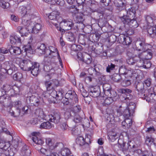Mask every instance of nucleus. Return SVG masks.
<instances>
[{
  "label": "nucleus",
  "mask_w": 156,
  "mask_h": 156,
  "mask_svg": "<svg viewBox=\"0 0 156 156\" xmlns=\"http://www.w3.org/2000/svg\"><path fill=\"white\" fill-rule=\"evenodd\" d=\"M113 10V7L112 5H109L107 7L105 8L104 10L102 11L101 13L103 16H109L110 13L107 11H108L109 12H112Z\"/></svg>",
  "instance_id": "obj_35"
},
{
  "label": "nucleus",
  "mask_w": 156,
  "mask_h": 156,
  "mask_svg": "<svg viewBox=\"0 0 156 156\" xmlns=\"http://www.w3.org/2000/svg\"><path fill=\"white\" fill-rule=\"evenodd\" d=\"M74 20L77 23H82L83 21V15L80 13L75 14L73 16Z\"/></svg>",
  "instance_id": "obj_47"
},
{
  "label": "nucleus",
  "mask_w": 156,
  "mask_h": 156,
  "mask_svg": "<svg viewBox=\"0 0 156 156\" xmlns=\"http://www.w3.org/2000/svg\"><path fill=\"white\" fill-rule=\"evenodd\" d=\"M134 86L137 91L138 97L142 98H145L146 90L144 88V83L136 81L134 84Z\"/></svg>",
  "instance_id": "obj_3"
},
{
  "label": "nucleus",
  "mask_w": 156,
  "mask_h": 156,
  "mask_svg": "<svg viewBox=\"0 0 156 156\" xmlns=\"http://www.w3.org/2000/svg\"><path fill=\"white\" fill-rule=\"evenodd\" d=\"M37 134L35 133H33V136L32 139L35 144L40 145H42L44 143V141L41 138L37 135Z\"/></svg>",
  "instance_id": "obj_28"
},
{
  "label": "nucleus",
  "mask_w": 156,
  "mask_h": 156,
  "mask_svg": "<svg viewBox=\"0 0 156 156\" xmlns=\"http://www.w3.org/2000/svg\"><path fill=\"white\" fill-rule=\"evenodd\" d=\"M103 93L106 96H116V92L112 89L111 85L109 83H105L103 85Z\"/></svg>",
  "instance_id": "obj_9"
},
{
  "label": "nucleus",
  "mask_w": 156,
  "mask_h": 156,
  "mask_svg": "<svg viewBox=\"0 0 156 156\" xmlns=\"http://www.w3.org/2000/svg\"><path fill=\"white\" fill-rule=\"evenodd\" d=\"M30 154L31 151L29 147L25 144L21 150L20 154L22 156H29Z\"/></svg>",
  "instance_id": "obj_30"
},
{
  "label": "nucleus",
  "mask_w": 156,
  "mask_h": 156,
  "mask_svg": "<svg viewBox=\"0 0 156 156\" xmlns=\"http://www.w3.org/2000/svg\"><path fill=\"white\" fill-rule=\"evenodd\" d=\"M26 100L28 103L30 104L31 105L35 106H37L39 103V100L38 98L33 95L28 96Z\"/></svg>",
  "instance_id": "obj_19"
},
{
  "label": "nucleus",
  "mask_w": 156,
  "mask_h": 156,
  "mask_svg": "<svg viewBox=\"0 0 156 156\" xmlns=\"http://www.w3.org/2000/svg\"><path fill=\"white\" fill-rule=\"evenodd\" d=\"M33 63L30 59L25 58L20 62V67L23 70L29 71L31 70Z\"/></svg>",
  "instance_id": "obj_5"
},
{
  "label": "nucleus",
  "mask_w": 156,
  "mask_h": 156,
  "mask_svg": "<svg viewBox=\"0 0 156 156\" xmlns=\"http://www.w3.org/2000/svg\"><path fill=\"white\" fill-rule=\"evenodd\" d=\"M2 88L3 92V94L12 96V94L13 91L12 90V86L9 84H5L3 85Z\"/></svg>",
  "instance_id": "obj_17"
},
{
  "label": "nucleus",
  "mask_w": 156,
  "mask_h": 156,
  "mask_svg": "<svg viewBox=\"0 0 156 156\" xmlns=\"http://www.w3.org/2000/svg\"><path fill=\"white\" fill-rule=\"evenodd\" d=\"M132 41L131 38L123 34H120L118 38V41L124 45H129Z\"/></svg>",
  "instance_id": "obj_10"
},
{
  "label": "nucleus",
  "mask_w": 156,
  "mask_h": 156,
  "mask_svg": "<svg viewBox=\"0 0 156 156\" xmlns=\"http://www.w3.org/2000/svg\"><path fill=\"white\" fill-rule=\"evenodd\" d=\"M92 58L91 56L87 53H84V58L82 62L87 64H89L91 62Z\"/></svg>",
  "instance_id": "obj_44"
},
{
  "label": "nucleus",
  "mask_w": 156,
  "mask_h": 156,
  "mask_svg": "<svg viewBox=\"0 0 156 156\" xmlns=\"http://www.w3.org/2000/svg\"><path fill=\"white\" fill-rule=\"evenodd\" d=\"M119 93L122 94L124 96V100H131L133 98V96L131 94L132 91L131 90L127 88H120L118 90Z\"/></svg>",
  "instance_id": "obj_12"
},
{
  "label": "nucleus",
  "mask_w": 156,
  "mask_h": 156,
  "mask_svg": "<svg viewBox=\"0 0 156 156\" xmlns=\"http://www.w3.org/2000/svg\"><path fill=\"white\" fill-rule=\"evenodd\" d=\"M65 98L62 102L65 105L73 106L78 102V96L74 90H69L66 94Z\"/></svg>",
  "instance_id": "obj_1"
},
{
  "label": "nucleus",
  "mask_w": 156,
  "mask_h": 156,
  "mask_svg": "<svg viewBox=\"0 0 156 156\" xmlns=\"http://www.w3.org/2000/svg\"><path fill=\"white\" fill-rule=\"evenodd\" d=\"M127 14L126 16L129 17L131 19L134 18L136 13V11L135 9L131 8L129 9L127 12Z\"/></svg>",
  "instance_id": "obj_52"
},
{
  "label": "nucleus",
  "mask_w": 156,
  "mask_h": 156,
  "mask_svg": "<svg viewBox=\"0 0 156 156\" xmlns=\"http://www.w3.org/2000/svg\"><path fill=\"white\" fill-rule=\"evenodd\" d=\"M19 11L21 15V16H22L28 13V12L27 11V7L23 6H21L19 7Z\"/></svg>",
  "instance_id": "obj_57"
},
{
  "label": "nucleus",
  "mask_w": 156,
  "mask_h": 156,
  "mask_svg": "<svg viewBox=\"0 0 156 156\" xmlns=\"http://www.w3.org/2000/svg\"><path fill=\"white\" fill-rule=\"evenodd\" d=\"M10 41L12 44H14L16 42L18 43H21V40L20 37H18L17 35L11 36L10 37Z\"/></svg>",
  "instance_id": "obj_39"
},
{
  "label": "nucleus",
  "mask_w": 156,
  "mask_h": 156,
  "mask_svg": "<svg viewBox=\"0 0 156 156\" xmlns=\"http://www.w3.org/2000/svg\"><path fill=\"white\" fill-rule=\"evenodd\" d=\"M53 126L52 124L48 121L41 123L40 125V128L41 129H51Z\"/></svg>",
  "instance_id": "obj_40"
},
{
  "label": "nucleus",
  "mask_w": 156,
  "mask_h": 156,
  "mask_svg": "<svg viewBox=\"0 0 156 156\" xmlns=\"http://www.w3.org/2000/svg\"><path fill=\"white\" fill-rule=\"evenodd\" d=\"M143 51L136 55V57L147 60L151 59L152 58L153 54L151 50L146 48V50Z\"/></svg>",
  "instance_id": "obj_8"
},
{
  "label": "nucleus",
  "mask_w": 156,
  "mask_h": 156,
  "mask_svg": "<svg viewBox=\"0 0 156 156\" xmlns=\"http://www.w3.org/2000/svg\"><path fill=\"white\" fill-rule=\"evenodd\" d=\"M24 52L26 53H29L31 54H32L33 52V50L31 46L30 45H26L23 47Z\"/></svg>",
  "instance_id": "obj_61"
},
{
  "label": "nucleus",
  "mask_w": 156,
  "mask_h": 156,
  "mask_svg": "<svg viewBox=\"0 0 156 156\" xmlns=\"http://www.w3.org/2000/svg\"><path fill=\"white\" fill-rule=\"evenodd\" d=\"M149 44H146L145 41H141L140 38L138 39L135 42V49L138 51H144L146 49V46Z\"/></svg>",
  "instance_id": "obj_13"
},
{
  "label": "nucleus",
  "mask_w": 156,
  "mask_h": 156,
  "mask_svg": "<svg viewBox=\"0 0 156 156\" xmlns=\"http://www.w3.org/2000/svg\"><path fill=\"white\" fill-rule=\"evenodd\" d=\"M112 79L114 82L117 83H120L122 80L121 76L118 74H114L112 76Z\"/></svg>",
  "instance_id": "obj_50"
},
{
  "label": "nucleus",
  "mask_w": 156,
  "mask_h": 156,
  "mask_svg": "<svg viewBox=\"0 0 156 156\" xmlns=\"http://www.w3.org/2000/svg\"><path fill=\"white\" fill-rule=\"evenodd\" d=\"M40 65L39 63L34 62L31 67V73L34 76H37L40 73L41 70L39 69Z\"/></svg>",
  "instance_id": "obj_18"
},
{
  "label": "nucleus",
  "mask_w": 156,
  "mask_h": 156,
  "mask_svg": "<svg viewBox=\"0 0 156 156\" xmlns=\"http://www.w3.org/2000/svg\"><path fill=\"white\" fill-rule=\"evenodd\" d=\"M35 51L39 54H46V55H48L47 48L46 45L44 43H40L38 44Z\"/></svg>",
  "instance_id": "obj_15"
},
{
  "label": "nucleus",
  "mask_w": 156,
  "mask_h": 156,
  "mask_svg": "<svg viewBox=\"0 0 156 156\" xmlns=\"http://www.w3.org/2000/svg\"><path fill=\"white\" fill-rule=\"evenodd\" d=\"M20 87L17 86L15 85L12 86V90H13V93H12V96H13L16 94H18L20 91Z\"/></svg>",
  "instance_id": "obj_58"
},
{
  "label": "nucleus",
  "mask_w": 156,
  "mask_h": 156,
  "mask_svg": "<svg viewBox=\"0 0 156 156\" xmlns=\"http://www.w3.org/2000/svg\"><path fill=\"white\" fill-rule=\"evenodd\" d=\"M147 35L152 38L156 37V27H154V25L152 26H148L147 28Z\"/></svg>",
  "instance_id": "obj_21"
},
{
  "label": "nucleus",
  "mask_w": 156,
  "mask_h": 156,
  "mask_svg": "<svg viewBox=\"0 0 156 156\" xmlns=\"http://www.w3.org/2000/svg\"><path fill=\"white\" fill-rule=\"evenodd\" d=\"M47 49L48 50L47 51L48 55H51L53 53H55V55H57L58 58L59 59L60 62L61 61L62 62L61 59L58 53V50L57 48L53 46H50L48 47V48H47Z\"/></svg>",
  "instance_id": "obj_26"
},
{
  "label": "nucleus",
  "mask_w": 156,
  "mask_h": 156,
  "mask_svg": "<svg viewBox=\"0 0 156 156\" xmlns=\"http://www.w3.org/2000/svg\"><path fill=\"white\" fill-rule=\"evenodd\" d=\"M10 96L4 94L0 97V103L1 104L4 106L8 102Z\"/></svg>",
  "instance_id": "obj_45"
},
{
  "label": "nucleus",
  "mask_w": 156,
  "mask_h": 156,
  "mask_svg": "<svg viewBox=\"0 0 156 156\" xmlns=\"http://www.w3.org/2000/svg\"><path fill=\"white\" fill-rule=\"evenodd\" d=\"M73 121L76 123H82L83 126L84 125L83 119L78 114L75 113L73 118Z\"/></svg>",
  "instance_id": "obj_41"
},
{
  "label": "nucleus",
  "mask_w": 156,
  "mask_h": 156,
  "mask_svg": "<svg viewBox=\"0 0 156 156\" xmlns=\"http://www.w3.org/2000/svg\"><path fill=\"white\" fill-rule=\"evenodd\" d=\"M124 0H115L114 3L115 6L119 8V10H122L123 9L125 6V3L123 2Z\"/></svg>",
  "instance_id": "obj_42"
},
{
  "label": "nucleus",
  "mask_w": 156,
  "mask_h": 156,
  "mask_svg": "<svg viewBox=\"0 0 156 156\" xmlns=\"http://www.w3.org/2000/svg\"><path fill=\"white\" fill-rule=\"evenodd\" d=\"M104 100V101L103 104V105H108L111 104L114 101L113 98L116 96H108Z\"/></svg>",
  "instance_id": "obj_51"
},
{
  "label": "nucleus",
  "mask_w": 156,
  "mask_h": 156,
  "mask_svg": "<svg viewBox=\"0 0 156 156\" xmlns=\"http://www.w3.org/2000/svg\"><path fill=\"white\" fill-rule=\"evenodd\" d=\"M55 66H53L52 65H46L44 66L43 67V70L45 72L47 73H49L50 71L52 70L53 72H52L51 73H48L45 76V77H46L47 76L48 77L49 79H51V76L53 74H54V72L55 71L53 69V68Z\"/></svg>",
  "instance_id": "obj_20"
},
{
  "label": "nucleus",
  "mask_w": 156,
  "mask_h": 156,
  "mask_svg": "<svg viewBox=\"0 0 156 156\" xmlns=\"http://www.w3.org/2000/svg\"><path fill=\"white\" fill-rule=\"evenodd\" d=\"M88 91L89 95L94 98L98 97L101 94L100 89L98 86L90 87H88Z\"/></svg>",
  "instance_id": "obj_11"
},
{
  "label": "nucleus",
  "mask_w": 156,
  "mask_h": 156,
  "mask_svg": "<svg viewBox=\"0 0 156 156\" xmlns=\"http://www.w3.org/2000/svg\"><path fill=\"white\" fill-rule=\"evenodd\" d=\"M129 26L131 27L136 28L138 27L139 26V24L136 19L134 18L131 19Z\"/></svg>",
  "instance_id": "obj_56"
},
{
  "label": "nucleus",
  "mask_w": 156,
  "mask_h": 156,
  "mask_svg": "<svg viewBox=\"0 0 156 156\" xmlns=\"http://www.w3.org/2000/svg\"><path fill=\"white\" fill-rule=\"evenodd\" d=\"M60 25L62 28L65 29L67 30H69L71 29L79 30L78 26L74 25L73 20L71 19H67L63 20L60 23Z\"/></svg>",
  "instance_id": "obj_2"
},
{
  "label": "nucleus",
  "mask_w": 156,
  "mask_h": 156,
  "mask_svg": "<svg viewBox=\"0 0 156 156\" xmlns=\"http://www.w3.org/2000/svg\"><path fill=\"white\" fill-rule=\"evenodd\" d=\"M22 23L24 26L28 27L30 25L31 15L29 12L21 17Z\"/></svg>",
  "instance_id": "obj_22"
},
{
  "label": "nucleus",
  "mask_w": 156,
  "mask_h": 156,
  "mask_svg": "<svg viewBox=\"0 0 156 156\" xmlns=\"http://www.w3.org/2000/svg\"><path fill=\"white\" fill-rule=\"evenodd\" d=\"M6 0H0V6L3 9H7L10 6V4Z\"/></svg>",
  "instance_id": "obj_54"
},
{
  "label": "nucleus",
  "mask_w": 156,
  "mask_h": 156,
  "mask_svg": "<svg viewBox=\"0 0 156 156\" xmlns=\"http://www.w3.org/2000/svg\"><path fill=\"white\" fill-rule=\"evenodd\" d=\"M119 72L120 74L122 75H128V76L130 77L132 76L133 71L131 70H128L125 66H122L119 68Z\"/></svg>",
  "instance_id": "obj_25"
},
{
  "label": "nucleus",
  "mask_w": 156,
  "mask_h": 156,
  "mask_svg": "<svg viewBox=\"0 0 156 156\" xmlns=\"http://www.w3.org/2000/svg\"><path fill=\"white\" fill-rule=\"evenodd\" d=\"M42 26L39 23H37L32 28V32L33 33L37 34L41 30Z\"/></svg>",
  "instance_id": "obj_46"
},
{
  "label": "nucleus",
  "mask_w": 156,
  "mask_h": 156,
  "mask_svg": "<svg viewBox=\"0 0 156 156\" xmlns=\"http://www.w3.org/2000/svg\"><path fill=\"white\" fill-rule=\"evenodd\" d=\"M148 94H145V98H142L143 99H146L147 101L149 99L150 100H153L154 101H156V94L153 92H148Z\"/></svg>",
  "instance_id": "obj_37"
},
{
  "label": "nucleus",
  "mask_w": 156,
  "mask_h": 156,
  "mask_svg": "<svg viewBox=\"0 0 156 156\" xmlns=\"http://www.w3.org/2000/svg\"><path fill=\"white\" fill-rule=\"evenodd\" d=\"M20 140V138L19 137L13 140L12 144L13 145L14 148H16L22 144V142Z\"/></svg>",
  "instance_id": "obj_49"
},
{
  "label": "nucleus",
  "mask_w": 156,
  "mask_h": 156,
  "mask_svg": "<svg viewBox=\"0 0 156 156\" xmlns=\"http://www.w3.org/2000/svg\"><path fill=\"white\" fill-rule=\"evenodd\" d=\"M9 52L11 54H14L15 55H19L22 53V51L20 47L12 45L10 47Z\"/></svg>",
  "instance_id": "obj_31"
},
{
  "label": "nucleus",
  "mask_w": 156,
  "mask_h": 156,
  "mask_svg": "<svg viewBox=\"0 0 156 156\" xmlns=\"http://www.w3.org/2000/svg\"><path fill=\"white\" fill-rule=\"evenodd\" d=\"M44 62L46 65H52L53 66H56V62H55L54 58L50 56H47L44 57Z\"/></svg>",
  "instance_id": "obj_32"
},
{
  "label": "nucleus",
  "mask_w": 156,
  "mask_h": 156,
  "mask_svg": "<svg viewBox=\"0 0 156 156\" xmlns=\"http://www.w3.org/2000/svg\"><path fill=\"white\" fill-rule=\"evenodd\" d=\"M51 117L50 120L51 122H54L55 124H58L60 122L61 118V113L58 110L54 111L51 115Z\"/></svg>",
  "instance_id": "obj_14"
},
{
  "label": "nucleus",
  "mask_w": 156,
  "mask_h": 156,
  "mask_svg": "<svg viewBox=\"0 0 156 156\" xmlns=\"http://www.w3.org/2000/svg\"><path fill=\"white\" fill-rule=\"evenodd\" d=\"M109 137V142L110 143L114 142L115 141H116L118 142V140H117V139L118 138V136H117V135L116 133H115L113 134H112L111 135H110L108 136Z\"/></svg>",
  "instance_id": "obj_60"
},
{
  "label": "nucleus",
  "mask_w": 156,
  "mask_h": 156,
  "mask_svg": "<svg viewBox=\"0 0 156 156\" xmlns=\"http://www.w3.org/2000/svg\"><path fill=\"white\" fill-rule=\"evenodd\" d=\"M17 31L21 34L22 37L27 36L30 33L28 28L21 26L17 27Z\"/></svg>",
  "instance_id": "obj_27"
},
{
  "label": "nucleus",
  "mask_w": 156,
  "mask_h": 156,
  "mask_svg": "<svg viewBox=\"0 0 156 156\" xmlns=\"http://www.w3.org/2000/svg\"><path fill=\"white\" fill-rule=\"evenodd\" d=\"M126 62L130 66H136L137 61L133 58H130L127 59Z\"/></svg>",
  "instance_id": "obj_59"
},
{
  "label": "nucleus",
  "mask_w": 156,
  "mask_h": 156,
  "mask_svg": "<svg viewBox=\"0 0 156 156\" xmlns=\"http://www.w3.org/2000/svg\"><path fill=\"white\" fill-rule=\"evenodd\" d=\"M121 83L122 86L124 87L129 86L131 84V80H129L125 79L121 81Z\"/></svg>",
  "instance_id": "obj_63"
},
{
  "label": "nucleus",
  "mask_w": 156,
  "mask_h": 156,
  "mask_svg": "<svg viewBox=\"0 0 156 156\" xmlns=\"http://www.w3.org/2000/svg\"><path fill=\"white\" fill-rule=\"evenodd\" d=\"M66 36L69 41L75 42L76 39L74 34L73 33L70 31H66Z\"/></svg>",
  "instance_id": "obj_38"
},
{
  "label": "nucleus",
  "mask_w": 156,
  "mask_h": 156,
  "mask_svg": "<svg viewBox=\"0 0 156 156\" xmlns=\"http://www.w3.org/2000/svg\"><path fill=\"white\" fill-rule=\"evenodd\" d=\"M76 142L77 144L80 146H82L83 148L86 149L84 145L85 141H84V138L83 137L81 136L78 137L76 139Z\"/></svg>",
  "instance_id": "obj_43"
},
{
  "label": "nucleus",
  "mask_w": 156,
  "mask_h": 156,
  "mask_svg": "<svg viewBox=\"0 0 156 156\" xmlns=\"http://www.w3.org/2000/svg\"><path fill=\"white\" fill-rule=\"evenodd\" d=\"M136 105L132 103L129 104L123 110V115L125 118H129L134 113Z\"/></svg>",
  "instance_id": "obj_6"
},
{
  "label": "nucleus",
  "mask_w": 156,
  "mask_h": 156,
  "mask_svg": "<svg viewBox=\"0 0 156 156\" xmlns=\"http://www.w3.org/2000/svg\"><path fill=\"white\" fill-rule=\"evenodd\" d=\"M34 113L36 117L40 120L44 119L46 116L43 110L41 108L37 109Z\"/></svg>",
  "instance_id": "obj_29"
},
{
  "label": "nucleus",
  "mask_w": 156,
  "mask_h": 156,
  "mask_svg": "<svg viewBox=\"0 0 156 156\" xmlns=\"http://www.w3.org/2000/svg\"><path fill=\"white\" fill-rule=\"evenodd\" d=\"M88 29L87 27H85L84 28V31L85 34H87V36H86L88 38V41H90L92 42H97L98 41L101 37V34H100L98 32H95L94 34H90V32H91V30L90 29L88 31H87Z\"/></svg>",
  "instance_id": "obj_4"
},
{
  "label": "nucleus",
  "mask_w": 156,
  "mask_h": 156,
  "mask_svg": "<svg viewBox=\"0 0 156 156\" xmlns=\"http://www.w3.org/2000/svg\"><path fill=\"white\" fill-rule=\"evenodd\" d=\"M3 67L5 70V73L9 75L17 70V68L11 61L5 62L3 64Z\"/></svg>",
  "instance_id": "obj_7"
},
{
  "label": "nucleus",
  "mask_w": 156,
  "mask_h": 156,
  "mask_svg": "<svg viewBox=\"0 0 156 156\" xmlns=\"http://www.w3.org/2000/svg\"><path fill=\"white\" fill-rule=\"evenodd\" d=\"M132 119L129 118H125V119L122 123V125L123 128L129 129L132 125Z\"/></svg>",
  "instance_id": "obj_34"
},
{
  "label": "nucleus",
  "mask_w": 156,
  "mask_h": 156,
  "mask_svg": "<svg viewBox=\"0 0 156 156\" xmlns=\"http://www.w3.org/2000/svg\"><path fill=\"white\" fill-rule=\"evenodd\" d=\"M145 21L148 25H154L156 21V17L154 15H150L145 16Z\"/></svg>",
  "instance_id": "obj_24"
},
{
  "label": "nucleus",
  "mask_w": 156,
  "mask_h": 156,
  "mask_svg": "<svg viewBox=\"0 0 156 156\" xmlns=\"http://www.w3.org/2000/svg\"><path fill=\"white\" fill-rule=\"evenodd\" d=\"M145 143L148 145H150L153 143L156 146V140L154 141V138L151 136H147L145 140Z\"/></svg>",
  "instance_id": "obj_53"
},
{
  "label": "nucleus",
  "mask_w": 156,
  "mask_h": 156,
  "mask_svg": "<svg viewBox=\"0 0 156 156\" xmlns=\"http://www.w3.org/2000/svg\"><path fill=\"white\" fill-rule=\"evenodd\" d=\"M57 92V100H61L63 97V94L64 93V90L62 88H60L56 91Z\"/></svg>",
  "instance_id": "obj_55"
},
{
  "label": "nucleus",
  "mask_w": 156,
  "mask_h": 156,
  "mask_svg": "<svg viewBox=\"0 0 156 156\" xmlns=\"http://www.w3.org/2000/svg\"><path fill=\"white\" fill-rule=\"evenodd\" d=\"M86 36H87V34L80 35L78 39L79 43L82 45H85L86 41H88V38Z\"/></svg>",
  "instance_id": "obj_36"
},
{
  "label": "nucleus",
  "mask_w": 156,
  "mask_h": 156,
  "mask_svg": "<svg viewBox=\"0 0 156 156\" xmlns=\"http://www.w3.org/2000/svg\"><path fill=\"white\" fill-rule=\"evenodd\" d=\"M120 19L123 24L129 25L131 19L126 15L119 17Z\"/></svg>",
  "instance_id": "obj_48"
},
{
  "label": "nucleus",
  "mask_w": 156,
  "mask_h": 156,
  "mask_svg": "<svg viewBox=\"0 0 156 156\" xmlns=\"http://www.w3.org/2000/svg\"><path fill=\"white\" fill-rule=\"evenodd\" d=\"M95 22H98L97 25L100 28L107 26L108 23L105 19V18H100L99 20L95 19ZM94 25H97V23H94L92 26Z\"/></svg>",
  "instance_id": "obj_33"
},
{
  "label": "nucleus",
  "mask_w": 156,
  "mask_h": 156,
  "mask_svg": "<svg viewBox=\"0 0 156 156\" xmlns=\"http://www.w3.org/2000/svg\"><path fill=\"white\" fill-rule=\"evenodd\" d=\"M48 18L51 20V22L52 23H57V22H59V19L60 18V16H59L58 12L56 11H53L48 16Z\"/></svg>",
  "instance_id": "obj_16"
},
{
  "label": "nucleus",
  "mask_w": 156,
  "mask_h": 156,
  "mask_svg": "<svg viewBox=\"0 0 156 156\" xmlns=\"http://www.w3.org/2000/svg\"><path fill=\"white\" fill-rule=\"evenodd\" d=\"M118 143L121 149L123 152L129 150V147L127 143L124 142L122 139H119L118 141Z\"/></svg>",
  "instance_id": "obj_23"
},
{
  "label": "nucleus",
  "mask_w": 156,
  "mask_h": 156,
  "mask_svg": "<svg viewBox=\"0 0 156 156\" xmlns=\"http://www.w3.org/2000/svg\"><path fill=\"white\" fill-rule=\"evenodd\" d=\"M115 65L112 64L110 63L108 64V66L106 67V71L107 73H110L111 71L115 69Z\"/></svg>",
  "instance_id": "obj_64"
},
{
  "label": "nucleus",
  "mask_w": 156,
  "mask_h": 156,
  "mask_svg": "<svg viewBox=\"0 0 156 156\" xmlns=\"http://www.w3.org/2000/svg\"><path fill=\"white\" fill-rule=\"evenodd\" d=\"M61 154L63 156H67L71 154V151L68 148H64L62 150Z\"/></svg>",
  "instance_id": "obj_62"
}]
</instances>
